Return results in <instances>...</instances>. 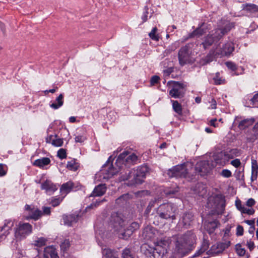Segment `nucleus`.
Returning a JSON list of instances; mask_svg holds the SVG:
<instances>
[{
  "label": "nucleus",
  "instance_id": "f257e3e1",
  "mask_svg": "<svg viewBox=\"0 0 258 258\" xmlns=\"http://www.w3.org/2000/svg\"><path fill=\"white\" fill-rule=\"evenodd\" d=\"M157 234V230L151 226H147L143 230L142 236L144 238L147 240H153L155 244V247H151L147 244H144L141 246V250L150 258H162L164 254L163 246L166 245V241L161 240L155 242Z\"/></svg>",
  "mask_w": 258,
  "mask_h": 258
},
{
  "label": "nucleus",
  "instance_id": "f03ea898",
  "mask_svg": "<svg viewBox=\"0 0 258 258\" xmlns=\"http://www.w3.org/2000/svg\"><path fill=\"white\" fill-rule=\"evenodd\" d=\"M138 156L134 153L124 151L120 154L115 162L116 167L111 165L108 166L105 165L104 169L102 171L104 174V179H109L118 172L119 170L124 167H128L137 163Z\"/></svg>",
  "mask_w": 258,
  "mask_h": 258
},
{
  "label": "nucleus",
  "instance_id": "7ed1b4c3",
  "mask_svg": "<svg viewBox=\"0 0 258 258\" xmlns=\"http://www.w3.org/2000/svg\"><path fill=\"white\" fill-rule=\"evenodd\" d=\"M148 171V168L146 166H140L129 170L127 173L120 177V180H127V184L130 186L140 184L144 181Z\"/></svg>",
  "mask_w": 258,
  "mask_h": 258
},
{
  "label": "nucleus",
  "instance_id": "20e7f679",
  "mask_svg": "<svg viewBox=\"0 0 258 258\" xmlns=\"http://www.w3.org/2000/svg\"><path fill=\"white\" fill-rule=\"evenodd\" d=\"M177 207L171 203L160 205L157 209V215L163 219H176Z\"/></svg>",
  "mask_w": 258,
  "mask_h": 258
},
{
  "label": "nucleus",
  "instance_id": "39448f33",
  "mask_svg": "<svg viewBox=\"0 0 258 258\" xmlns=\"http://www.w3.org/2000/svg\"><path fill=\"white\" fill-rule=\"evenodd\" d=\"M234 24L227 20H222L218 25V28L213 30L210 34L217 42L233 28Z\"/></svg>",
  "mask_w": 258,
  "mask_h": 258
},
{
  "label": "nucleus",
  "instance_id": "423d86ee",
  "mask_svg": "<svg viewBox=\"0 0 258 258\" xmlns=\"http://www.w3.org/2000/svg\"><path fill=\"white\" fill-rule=\"evenodd\" d=\"M125 223L120 213H114L111 216L109 226L117 232L119 237L121 232H124L125 230Z\"/></svg>",
  "mask_w": 258,
  "mask_h": 258
},
{
  "label": "nucleus",
  "instance_id": "0eeeda50",
  "mask_svg": "<svg viewBox=\"0 0 258 258\" xmlns=\"http://www.w3.org/2000/svg\"><path fill=\"white\" fill-rule=\"evenodd\" d=\"M190 165L188 163L176 165L172 169L168 170L167 174L170 177L189 178L188 171V167Z\"/></svg>",
  "mask_w": 258,
  "mask_h": 258
},
{
  "label": "nucleus",
  "instance_id": "6e6552de",
  "mask_svg": "<svg viewBox=\"0 0 258 258\" xmlns=\"http://www.w3.org/2000/svg\"><path fill=\"white\" fill-rule=\"evenodd\" d=\"M167 85L171 88L169 91V95L174 98H181L183 97L184 93L183 91L185 85L180 82L174 81H169Z\"/></svg>",
  "mask_w": 258,
  "mask_h": 258
},
{
  "label": "nucleus",
  "instance_id": "1a4fd4ad",
  "mask_svg": "<svg viewBox=\"0 0 258 258\" xmlns=\"http://www.w3.org/2000/svg\"><path fill=\"white\" fill-rule=\"evenodd\" d=\"M32 232V226L27 223H20L15 232V236L17 240H21Z\"/></svg>",
  "mask_w": 258,
  "mask_h": 258
},
{
  "label": "nucleus",
  "instance_id": "9d476101",
  "mask_svg": "<svg viewBox=\"0 0 258 258\" xmlns=\"http://www.w3.org/2000/svg\"><path fill=\"white\" fill-rule=\"evenodd\" d=\"M190 46V45L188 44L182 47L179 51L178 60L181 66H184L192 61L190 56L191 51Z\"/></svg>",
  "mask_w": 258,
  "mask_h": 258
},
{
  "label": "nucleus",
  "instance_id": "9b49d317",
  "mask_svg": "<svg viewBox=\"0 0 258 258\" xmlns=\"http://www.w3.org/2000/svg\"><path fill=\"white\" fill-rule=\"evenodd\" d=\"M195 238V235L191 231H188L179 240H177L176 247L179 252H182V249H185L188 245Z\"/></svg>",
  "mask_w": 258,
  "mask_h": 258
},
{
  "label": "nucleus",
  "instance_id": "f8f14e48",
  "mask_svg": "<svg viewBox=\"0 0 258 258\" xmlns=\"http://www.w3.org/2000/svg\"><path fill=\"white\" fill-rule=\"evenodd\" d=\"M231 152H231H221L218 153L214 158L216 164L220 165H225L230 159L233 158L231 155Z\"/></svg>",
  "mask_w": 258,
  "mask_h": 258
},
{
  "label": "nucleus",
  "instance_id": "ddd939ff",
  "mask_svg": "<svg viewBox=\"0 0 258 258\" xmlns=\"http://www.w3.org/2000/svg\"><path fill=\"white\" fill-rule=\"evenodd\" d=\"M211 169V167L207 161H201L198 162L195 166L196 172L200 174L201 176L208 173Z\"/></svg>",
  "mask_w": 258,
  "mask_h": 258
},
{
  "label": "nucleus",
  "instance_id": "4468645a",
  "mask_svg": "<svg viewBox=\"0 0 258 258\" xmlns=\"http://www.w3.org/2000/svg\"><path fill=\"white\" fill-rule=\"evenodd\" d=\"M229 241H225L224 242H220L217 243L212 246L210 251V253L216 255L222 252L226 248H228L230 245Z\"/></svg>",
  "mask_w": 258,
  "mask_h": 258
},
{
  "label": "nucleus",
  "instance_id": "2eb2a0df",
  "mask_svg": "<svg viewBox=\"0 0 258 258\" xmlns=\"http://www.w3.org/2000/svg\"><path fill=\"white\" fill-rule=\"evenodd\" d=\"M139 228L137 222H133L128 227L125 228L124 232H121L119 236L120 238L127 239L132 234L133 232Z\"/></svg>",
  "mask_w": 258,
  "mask_h": 258
},
{
  "label": "nucleus",
  "instance_id": "dca6fc26",
  "mask_svg": "<svg viewBox=\"0 0 258 258\" xmlns=\"http://www.w3.org/2000/svg\"><path fill=\"white\" fill-rule=\"evenodd\" d=\"M41 189L44 190L47 194H51L57 189V187L51 180L46 179L41 183Z\"/></svg>",
  "mask_w": 258,
  "mask_h": 258
},
{
  "label": "nucleus",
  "instance_id": "f3484780",
  "mask_svg": "<svg viewBox=\"0 0 258 258\" xmlns=\"http://www.w3.org/2000/svg\"><path fill=\"white\" fill-rule=\"evenodd\" d=\"M193 220V215L190 212H185L183 214L179 220V224L185 228H188Z\"/></svg>",
  "mask_w": 258,
  "mask_h": 258
},
{
  "label": "nucleus",
  "instance_id": "a211bd4d",
  "mask_svg": "<svg viewBox=\"0 0 258 258\" xmlns=\"http://www.w3.org/2000/svg\"><path fill=\"white\" fill-rule=\"evenodd\" d=\"M234 49L233 43L228 42L223 46L220 52H217L216 53L221 56H228L233 52Z\"/></svg>",
  "mask_w": 258,
  "mask_h": 258
},
{
  "label": "nucleus",
  "instance_id": "6ab92c4d",
  "mask_svg": "<svg viewBox=\"0 0 258 258\" xmlns=\"http://www.w3.org/2000/svg\"><path fill=\"white\" fill-rule=\"evenodd\" d=\"M14 225L13 222L10 220H6L4 225L0 228V237L6 236L9 234L10 230L11 229Z\"/></svg>",
  "mask_w": 258,
  "mask_h": 258
},
{
  "label": "nucleus",
  "instance_id": "aec40b11",
  "mask_svg": "<svg viewBox=\"0 0 258 258\" xmlns=\"http://www.w3.org/2000/svg\"><path fill=\"white\" fill-rule=\"evenodd\" d=\"M62 218L64 224L70 226L77 222L78 215L76 214L63 215Z\"/></svg>",
  "mask_w": 258,
  "mask_h": 258
},
{
  "label": "nucleus",
  "instance_id": "412c9836",
  "mask_svg": "<svg viewBox=\"0 0 258 258\" xmlns=\"http://www.w3.org/2000/svg\"><path fill=\"white\" fill-rule=\"evenodd\" d=\"M106 191L105 184H100L95 187L90 197H99L103 195Z\"/></svg>",
  "mask_w": 258,
  "mask_h": 258
},
{
  "label": "nucleus",
  "instance_id": "4be33fe9",
  "mask_svg": "<svg viewBox=\"0 0 258 258\" xmlns=\"http://www.w3.org/2000/svg\"><path fill=\"white\" fill-rule=\"evenodd\" d=\"M258 174V164L257 161L251 158V181H253L256 180Z\"/></svg>",
  "mask_w": 258,
  "mask_h": 258
},
{
  "label": "nucleus",
  "instance_id": "5701e85b",
  "mask_svg": "<svg viewBox=\"0 0 258 258\" xmlns=\"http://www.w3.org/2000/svg\"><path fill=\"white\" fill-rule=\"evenodd\" d=\"M63 104V95L60 94L55 100V101L50 104V107L54 109H57L62 106Z\"/></svg>",
  "mask_w": 258,
  "mask_h": 258
},
{
  "label": "nucleus",
  "instance_id": "b1692460",
  "mask_svg": "<svg viewBox=\"0 0 258 258\" xmlns=\"http://www.w3.org/2000/svg\"><path fill=\"white\" fill-rule=\"evenodd\" d=\"M50 163V160L49 158L43 157L35 160L33 165L40 168H43L44 166L48 165Z\"/></svg>",
  "mask_w": 258,
  "mask_h": 258
},
{
  "label": "nucleus",
  "instance_id": "393cba45",
  "mask_svg": "<svg viewBox=\"0 0 258 258\" xmlns=\"http://www.w3.org/2000/svg\"><path fill=\"white\" fill-rule=\"evenodd\" d=\"M194 190L196 194L201 197L205 196L207 192L205 185L201 183L197 184Z\"/></svg>",
  "mask_w": 258,
  "mask_h": 258
},
{
  "label": "nucleus",
  "instance_id": "a878e982",
  "mask_svg": "<svg viewBox=\"0 0 258 258\" xmlns=\"http://www.w3.org/2000/svg\"><path fill=\"white\" fill-rule=\"evenodd\" d=\"M102 253L105 258H119L116 251L108 248L103 249Z\"/></svg>",
  "mask_w": 258,
  "mask_h": 258
},
{
  "label": "nucleus",
  "instance_id": "bb28decb",
  "mask_svg": "<svg viewBox=\"0 0 258 258\" xmlns=\"http://www.w3.org/2000/svg\"><path fill=\"white\" fill-rule=\"evenodd\" d=\"M253 118H247L240 121L238 124V127L241 130H244L251 125L254 122Z\"/></svg>",
  "mask_w": 258,
  "mask_h": 258
},
{
  "label": "nucleus",
  "instance_id": "cd10ccee",
  "mask_svg": "<svg viewBox=\"0 0 258 258\" xmlns=\"http://www.w3.org/2000/svg\"><path fill=\"white\" fill-rule=\"evenodd\" d=\"M206 33V30L204 27V24H203L202 26L197 28L195 31L191 33L189 35V38H193L195 37H199L204 33Z\"/></svg>",
  "mask_w": 258,
  "mask_h": 258
},
{
  "label": "nucleus",
  "instance_id": "c85d7f7f",
  "mask_svg": "<svg viewBox=\"0 0 258 258\" xmlns=\"http://www.w3.org/2000/svg\"><path fill=\"white\" fill-rule=\"evenodd\" d=\"M74 186V184L71 181H69L66 183L63 184L60 187V192L62 194L66 195L70 192Z\"/></svg>",
  "mask_w": 258,
  "mask_h": 258
},
{
  "label": "nucleus",
  "instance_id": "c756f323",
  "mask_svg": "<svg viewBox=\"0 0 258 258\" xmlns=\"http://www.w3.org/2000/svg\"><path fill=\"white\" fill-rule=\"evenodd\" d=\"M213 36H212L210 34H209L206 38L204 41L202 42V45L205 49L209 47L212 45L214 43L217 42Z\"/></svg>",
  "mask_w": 258,
  "mask_h": 258
},
{
  "label": "nucleus",
  "instance_id": "7c9ffc66",
  "mask_svg": "<svg viewBox=\"0 0 258 258\" xmlns=\"http://www.w3.org/2000/svg\"><path fill=\"white\" fill-rule=\"evenodd\" d=\"M42 215V212L38 209H35L33 212L31 214L30 216H26L25 218L27 220L32 219L35 220H38Z\"/></svg>",
  "mask_w": 258,
  "mask_h": 258
},
{
  "label": "nucleus",
  "instance_id": "2f4dec72",
  "mask_svg": "<svg viewBox=\"0 0 258 258\" xmlns=\"http://www.w3.org/2000/svg\"><path fill=\"white\" fill-rule=\"evenodd\" d=\"M173 110L179 115L182 114L181 105L176 100H171Z\"/></svg>",
  "mask_w": 258,
  "mask_h": 258
},
{
  "label": "nucleus",
  "instance_id": "473e14b6",
  "mask_svg": "<svg viewBox=\"0 0 258 258\" xmlns=\"http://www.w3.org/2000/svg\"><path fill=\"white\" fill-rule=\"evenodd\" d=\"M213 60V55L212 53L208 54L206 56L202 58L199 61L201 66L206 65Z\"/></svg>",
  "mask_w": 258,
  "mask_h": 258
},
{
  "label": "nucleus",
  "instance_id": "72a5a7b5",
  "mask_svg": "<svg viewBox=\"0 0 258 258\" xmlns=\"http://www.w3.org/2000/svg\"><path fill=\"white\" fill-rule=\"evenodd\" d=\"M220 223L217 220H214L213 221L209 222L207 225L209 232L210 233L213 232L215 229L218 227Z\"/></svg>",
  "mask_w": 258,
  "mask_h": 258
},
{
  "label": "nucleus",
  "instance_id": "f704fd0d",
  "mask_svg": "<svg viewBox=\"0 0 258 258\" xmlns=\"http://www.w3.org/2000/svg\"><path fill=\"white\" fill-rule=\"evenodd\" d=\"M243 9L246 11L254 12L258 11V7L254 4H246L242 5Z\"/></svg>",
  "mask_w": 258,
  "mask_h": 258
},
{
  "label": "nucleus",
  "instance_id": "c9c22d12",
  "mask_svg": "<svg viewBox=\"0 0 258 258\" xmlns=\"http://www.w3.org/2000/svg\"><path fill=\"white\" fill-rule=\"evenodd\" d=\"M149 36L151 39L153 40L158 41L159 40V36L157 33V27H154L151 31L149 33Z\"/></svg>",
  "mask_w": 258,
  "mask_h": 258
},
{
  "label": "nucleus",
  "instance_id": "e433bc0d",
  "mask_svg": "<svg viewBox=\"0 0 258 258\" xmlns=\"http://www.w3.org/2000/svg\"><path fill=\"white\" fill-rule=\"evenodd\" d=\"M67 167L68 169L75 171L78 169L79 165L75 160H72L68 162Z\"/></svg>",
  "mask_w": 258,
  "mask_h": 258
},
{
  "label": "nucleus",
  "instance_id": "4c0bfd02",
  "mask_svg": "<svg viewBox=\"0 0 258 258\" xmlns=\"http://www.w3.org/2000/svg\"><path fill=\"white\" fill-rule=\"evenodd\" d=\"M122 258H136L131 253V249L129 248H125L122 251Z\"/></svg>",
  "mask_w": 258,
  "mask_h": 258
},
{
  "label": "nucleus",
  "instance_id": "58836bf2",
  "mask_svg": "<svg viewBox=\"0 0 258 258\" xmlns=\"http://www.w3.org/2000/svg\"><path fill=\"white\" fill-rule=\"evenodd\" d=\"M47 239L44 237L38 238L36 240L34 241V244L35 246L41 247L46 244Z\"/></svg>",
  "mask_w": 258,
  "mask_h": 258
},
{
  "label": "nucleus",
  "instance_id": "ea45409f",
  "mask_svg": "<svg viewBox=\"0 0 258 258\" xmlns=\"http://www.w3.org/2000/svg\"><path fill=\"white\" fill-rule=\"evenodd\" d=\"M63 144V140L62 139L57 138L56 135L54 136V139L52 141V145L55 147H60Z\"/></svg>",
  "mask_w": 258,
  "mask_h": 258
},
{
  "label": "nucleus",
  "instance_id": "a19ab883",
  "mask_svg": "<svg viewBox=\"0 0 258 258\" xmlns=\"http://www.w3.org/2000/svg\"><path fill=\"white\" fill-rule=\"evenodd\" d=\"M250 105L252 107L258 106V93L255 94L250 100Z\"/></svg>",
  "mask_w": 258,
  "mask_h": 258
},
{
  "label": "nucleus",
  "instance_id": "79ce46f5",
  "mask_svg": "<svg viewBox=\"0 0 258 258\" xmlns=\"http://www.w3.org/2000/svg\"><path fill=\"white\" fill-rule=\"evenodd\" d=\"M213 80L216 85H220L224 83L225 80L222 79L219 76V73L216 74L215 76L214 77Z\"/></svg>",
  "mask_w": 258,
  "mask_h": 258
},
{
  "label": "nucleus",
  "instance_id": "37998d69",
  "mask_svg": "<svg viewBox=\"0 0 258 258\" xmlns=\"http://www.w3.org/2000/svg\"><path fill=\"white\" fill-rule=\"evenodd\" d=\"M70 246V242L68 239L64 240L60 244L61 249L66 251Z\"/></svg>",
  "mask_w": 258,
  "mask_h": 258
},
{
  "label": "nucleus",
  "instance_id": "c03bdc74",
  "mask_svg": "<svg viewBox=\"0 0 258 258\" xmlns=\"http://www.w3.org/2000/svg\"><path fill=\"white\" fill-rule=\"evenodd\" d=\"M236 252L240 256H243L245 253V250L244 248H242L241 245L237 244L236 245Z\"/></svg>",
  "mask_w": 258,
  "mask_h": 258
},
{
  "label": "nucleus",
  "instance_id": "a18cd8bd",
  "mask_svg": "<svg viewBox=\"0 0 258 258\" xmlns=\"http://www.w3.org/2000/svg\"><path fill=\"white\" fill-rule=\"evenodd\" d=\"M220 175L224 177L229 178L232 176V173L228 169H223L220 173Z\"/></svg>",
  "mask_w": 258,
  "mask_h": 258
},
{
  "label": "nucleus",
  "instance_id": "49530a36",
  "mask_svg": "<svg viewBox=\"0 0 258 258\" xmlns=\"http://www.w3.org/2000/svg\"><path fill=\"white\" fill-rule=\"evenodd\" d=\"M7 169L6 165L0 164V176H4L7 174Z\"/></svg>",
  "mask_w": 258,
  "mask_h": 258
},
{
  "label": "nucleus",
  "instance_id": "de8ad7c7",
  "mask_svg": "<svg viewBox=\"0 0 258 258\" xmlns=\"http://www.w3.org/2000/svg\"><path fill=\"white\" fill-rule=\"evenodd\" d=\"M34 209L35 208L33 206L26 205L25 206V210L27 214H28V216H30L31 214H32V213L33 212Z\"/></svg>",
  "mask_w": 258,
  "mask_h": 258
},
{
  "label": "nucleus",
  "instance_id": "09e8293b",
  "mask_svg": "<svg viewBox=\"0 0 258 258\" xmlns=\"http://www.w3.org/2000/svg\"><path fill=\"white\" fill-rule=\"evenodd\" d=\"M57 156L60 159L66 158L67 157L66 150L60 149L57 152Z\"/></svg>",
  "mask_w": 258,
  "mask_h": 258
},
{
  "label": "nucleus",
  "instance_id": "8fccbe9b",
  "mask_svg": "<svg viewBox=\"0 0 258 258\" xmlns=\"http://www.w3.org/2000/svg\"><path fill=\"white\" fill-rule=\"evenodd\" d=\"M242 213L247 214L249 215H253L254 213V210L253 208H246L244 207L242 211Z\"/></svg>",
  "mask_w": 258,
  "mask_h": 258
},
{
  "label": "nucleus",
  "instance_id": "3c124183",
  "mask_svg": "<svg viewBox=\"0 0 258 258\" xmlns=\"http://www.w3.org/2000/svg\"><path fill=\"white\" fill-rule=\"evenodd\" d=\"M225 64L229 69L232 71H235L237 69L236 64L231 61L226 62Z\"/></svg>",
  "mask_w": 258,
  "mask_h": 258
},
{
  "label": "nucleus",
  "instance_id": "603ef678",
  "mask_svg": "<svg viewBox=\"0 0 258 258\" xmlns=\"http://www.w3.org/2000/svg\"><path fill=\"white\" fill-rule=\"evenodd\" d=\"M207 249V245H204L194 255V256H198L204 252Z\"/></svg>",
  "mask_w": 258,
  "mask_h": 258
},
{
  "label": "nucleus",
  "instance_id": "864d4df0",
  "mask_svg": "<svg viewBox=\"0 0 258 258\" xmlns=\"http://www.w3.org/2000/svg\"><path fill=\"white\" fill-rule=\"evenodd\" d=\"M231 164L235 168L239 167L241 165V162L239 159H235L231 161Z\"/></svg>",
  "mask_w": 258,
  "mask_h": 258
},
{
  "label": "nucleus",
  "instance_id": "5fc2aeb1",
  "mask_svg": "<svg viewBox=\"0 0 258 258\" xmlns=\"http://www.w3.org/2000/svg\"><path fill=\"white\" fill-rule=\"evenodd\" d=\"M245 222L248 225L250 226V229H251V233H253L254 228V220H246Z\"/></svg>",
  "mask_w": 258,
  "mask_h": 258
},
{
  "label": "nucleus",
  "instance_id": "6e6d98bb",
  "mask_svg": "<svg viewBox=\"0 0 258 258\" xmlns=\"http://www.w3.org/2000/svg\"><path fill=\"white\" fill-rule=\"evenodd\" d=\"M86 139V138L84 136H78L75 138V142L77 143H83Z\"/></svg>",
  "mask_w": 258,
  "mask_h": 258
},
{
  "label": "nucleus",
  "instance_id": "4d7b16f0",
  "mask_svg": "<svg viewBox=\"0 0 258 258\" xmlns=\"http://www.w3.org/2000/svg\"><path fill=\"white\" fill-rule=\"evenodd\" d=\"M159 79V77L157 76H153L150 80L151 85H154L155 84H157L158 82Z\"/></svg>",
  "mask_w": 258,
  "mask_h": 258
},
{
  "label": "nucleus",
  "instance_id": "13d9d810",
  "mask_svg": "<svg viewBox=\"0 0 258 258\" xmlns=\"http://www.w3.org/2000/svg\"><path fill=\"white\" fill-rule=\"evenodd\" d=\"M104 201H106L105 199H103L101 201H96L95 203L91 204L88 208H93L94 207H96L98 206H99L101 203H102Z\"/></svg>",
  "mask_w": 258,
  "mask_h": 258
},
{
  "label": "nucleus",
  "instance_id": "bf43d9fd",
  "mask_svg": "<svg viewBox=\"0 0 258 258\" xmlns=\"http://www.w3.org/2000/svg\"><path fill=\"white\" fill-rule=\"evenodd\" d=\"M236 234L238 236H241L243 234V227L238 225L236 228Z\"/></svg>",
  "mask_w": 258,
  "mask_h": 258
},
{
  "label": "nucleus",
  "instance_id": "052dcab7",
  "mask_svg": "<svg viewBox=\"0 0 258 258\" xmlns=\"http://www.w3.org/2000/svg\"><path fill=\"white\" fill-rule=\"evenodd\" d=\"M145 11L143 15V16L142 17V19L143 20V22H145L148 20V8H147V7H145Z\"/></svg>",
  "mask_w": 258,
  "mask_h": 258
},
{
  "label": "nucleus",
  "instance_id": "680f3d73",
  "mask_svg": "<svg viewBox=\"0 0 258 258\" xmlns=\"http://www.w3.org/2000/svg\"><path fill=\"white\" fill-rule=\"evenodd\" d=\"M235 205L237 208V209L239 210L240 212L242 211V209H243L244 207L242 205L241 202L239 200H236L235 201Z\"/></svg>",
  "mask_w": 258,
  "mask_h": 258
},
{
  "label": "nucleus",
  "instance_id": "e2e57ef3",
  "mask_svg": "<svg viewBox=\"0 0 258 258\" xmlns=\"http://www.w3.org/2000/svg\"><path fill=\"white\" fill-rule=\"evenodd\" d=\"M43 212H42V215H48L50 214V208L49 207H43L42 208Z\"/></svg>",
  "mask_w": 258,
  "mask_h": 258
},
{
  "label": "nucleus",
  "instance_id": "0e129e2a",
  "mask_svg": "<svg viewBox=\"0 0 258 258\" xmlns=\"http://www.w3.org/2000/svg\"><path fill=\"white\" fill-rule=\"evenodd\" d=\"M61 201H62V199H54L53 200H52L51 204H52V206L56 207L60 204V203L61 202Z\"/></svg>",
  "mask_w": 258,
  "mask_h": 258
},
{
  "label": "nucleus",
  "instance_id": "69168bd1",
  "mask_svg": "<svg viewBox=\"0 0 258 258\" xmlns=\"http://www.w3.org/2000/svg\"><path fill=\"white\" fill-rule=\"evenodd\" d=\"M255 201L254 199L250 198L246 202V206L248 207H252L255 204Z\"/></svg>",
  "mask_w": 258,
  "mask_h": 258
},
{
  "label": "nucleus",
  "instance_id": "338daca9",
  "mask_svg": "<svg viewBox=\"0 0 258 258\" xmlns=\"http://www.w3.org/2000/svg\"><path fill=\"white\" fill-rule=\"evenodd\" d=\"M250 250H252L254 247V244L251 241H248L246 244Z\"/></svg>",
  "mask_w": 258,
  "mask_h": 258
},
{
  "label": "nucleus",
  "instance_id": "774afa93",
  "mask_svg": "<svg viewBox=\"0 0 258 258\" xmlns=\"http://www.w3.org/2000/svg\"><path fill=\"white\" fill-rule=\"evenodd\" d=\"M178 191V190L177 189H175V190H165V194L167 195H173V194H174L175 193H176V192Z\"/></svg>",
  "mask_w": 258,
  "mask_h": 258
}]
</instances>
